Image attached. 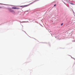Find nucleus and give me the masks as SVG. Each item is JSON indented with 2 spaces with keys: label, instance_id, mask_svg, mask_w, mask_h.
I'll list each match as a JSON object with an SVG mask.
<instances>
[{
  "label": "nucleus",
  "instance_id": "obj_5",
  "mask_svg": "<svg viewBox=\"0 0 75 75\" xmlns=\"http://www.w3.org/2000/svg\"><path fill=\"white\" fill-rule=\"evenodd\" d=\"M56 4H55L54 5V7H55V6H56Z\"/></svg>",
  "mask_w": 75,
  "mask_h": 75
},
{
  "label": "nucleus",
  "instance_id": "obj_3",
  "mask_svg": "<svg viewBox=\"0 0 75 75\" xmlns=\"http://www.w3.org/2000/svg\"><path fill=\"white\" fill-rule=\"evenodd\" d=\"M13 9H17V8L16 7H14L13 8Z\"/></svg>",
  "mask_w": 75,
  "mask_h": 75
},
{
  "label": "nucleus",
  "instance_id": "obj_1",
  "mask_svg": "<svg viewBox=\"0 0 75 75\" xmlns=\"http://www.w3.org/2000/svg\"><path fill=\"white\" fill-rule=\"evenodd\" d=\"M30 6V4H28L26 5H24V6H20L19 7H27V6Z\"/></svg>",
  "mask_w": 75,
  "mask_h": 75
},
{
  "label": "nucleus",
  "instance_id": "obj_2",
  "mask_svg": "<svg viewBox=\"0 0 75 75\" xmlns=\"http://www.w3.org/2000/svg\"><path fill=\"white\" fill-rule=\"evenodd\" d=\"M9 11H10V12H13V11H13V10H12L11 9H9Z\"/></svg>",
  "mask_w": 75,
  "mask_h": 75
},
{
  "label": "nucleus",
  "instance_id": "obj_4",
  "mask_svg": "<svg viewBox=\"0 0 75 75\" xmlns=\"http://www.w3.org/2000/svg\"><path fill=\"white\" fill-rule=\"evenodd\" d=\"M70 4H72V5H74V4L72 3H70Z\"/></svg>",
  "mask_w": 75,
  "mask_h": 75
},
{
  "label": "nucleus",
  "instance_id": "obj_6",
  "mask_svg": "<svg viewBox=\"0 0 75 75\" xmlns=\"http://www.w3.org/2000/svg\"><path fill=\"white\" fill-rule=\"evenodd\" d=\"M63 25V23H62L61 24V25L62 26V25Z\"/></svg>",
  "mask_w": 75,
  "mask_h": 75
}]
</instances>
